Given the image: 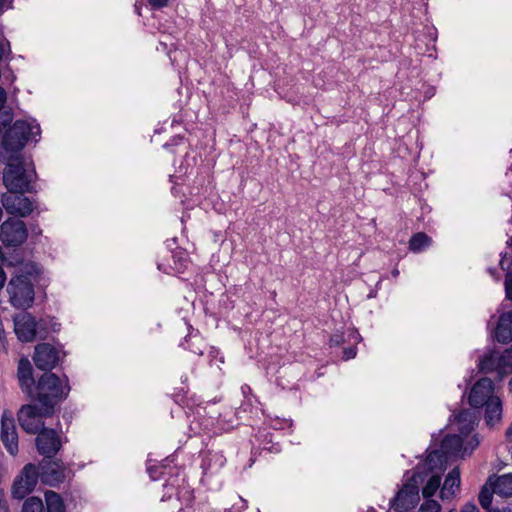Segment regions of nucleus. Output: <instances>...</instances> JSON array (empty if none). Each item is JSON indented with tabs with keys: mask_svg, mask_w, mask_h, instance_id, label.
I'll return each mask as SVG.
<instances>
[{
	"mask_svg": "<svg viewBox=\"0 0 512 512\" xmlns=\"http://www.w3.org/2000/svg\"><path fill=\"white\" fill-rule=\"evenodd\" d=\"M41 127L35 118L15 119L13 108L0 113V162L5 164L2 182L8 192H35L32 186L36 171L28 172L23 150L38 142Z\"/></svg>",
	"mask_w": 512,
	"mask_h": 512,
	"instance_id": "f257e3e1",
	"label": "nucleus"
},
{
	"mask_svg": "<svg viewBox=\"0 0 512 512\" xmlns=\"http://www.w3.org/2000/svg\"><path fill=\"white\" fill-rule=\"evenodd\" d=\"M16 377L19 388L26 398L30 402L43 406V410L48 414H54L71 391L66 374L60 377L53 372H48L42 373L36 379L34 368L27 357L19 359Z\"/></svg>",
	"mask_w": 512,
	"mask_h": 512,
	"instance_id": "f03ea898",
	"label": "nucleus"
},
{
	"mask_svg": "<svg viewBox=\"0 0 512 512\" xmlns=\"http://www.w3.org/2000/svg\"><path fill=\"white\" fill-rule=\"evenodd\" d=\"M42 273L41 266L33 261L20 265L7 284L9 302L16 309L26 310L35 300L34 285Z\"/></svg>",
	"mask_w": 512,
	"mask_h": 512,
	"instance_id": "7ed1b4c3",
	"label": "nucleus"
},
{
	"mask_svg": "<svg viewBox=\"0 0 512 512\" xmlns=\"http://www.w3.org/2000/svg\"><path fill=\"white\" fill-rule=\"evenodd\" d=\"M427 478V473L414 471L412 476L403 484L390 502L391 508L396 512H405L414 509L419 501V484Z\"/></svg>",
	"mask_w": 512,
	"mask_h": 512,
	"instance_id": "20e7f679",
	"label": "nucleus"
},
{
	"mask_svg": "<svg viewBox=\"0 0 512 512\" xmlns=\"http://www.w3.org/2000/svg\"><path fill=\"white\" fill-rule=\"evenodd\" d=\"M54 414H48L43 410V406L30 402L22 405L17 412V420L21 429L28 434H37L45 428V419Z\"/></svg>",
	"mask_w": 512,
	"mask_h": 512,
	"instance_id": "39448f33",
	"label": "nucleus"
},
{
	"mask_svg": "<svg viewBox=\"0 0 512 512\" xmlns=\"http://www.w3.org/2000/svg\"><path fill=\"white\" fill-rule=\"evenodd\" d=\"M39 477L40 472L38 467L33 463L26 464L13 481L11 487L12 497L18 500L24 499L34 490Z\"/></svg>",
	"mask_w": 512,
	"mask_h": 512,
	"instance_id": "423d86ee",
	"label": "nucleus"
},
{
	"mask_svg": "<svg viewBox=\"0 0 512 512\" xmlns=\"http://www.w3.org/2000/svg\"><path fill=\"white\" fill-rule=\"evenodd\" d=\"M27 237V226L20 219L8 218L0 225V241L6 248L21 246Z\"/></svg>",
	"mask_w": 512,
	"mask_h": 512,
	"instance_id": "0eeeda50",
	"label": "nucleus"
},
{
	"mask_svg": "<svg viewBox=\"0 0 512 512\" xmlns=\"http://www.w3.org/2000/svg\"><path fill=\"white\" fill-rule=\"evenodd\" d=\"M26 192H6L1 195V203L5 211L18 218H26L32 214L36 205L25 196Z\"/></svg>",
	"mask_w": 512,
	"mask_h": 512,
	"instance_id": "6e6552de",
	"label": "nucleus"
},
{
	"mask_svg": "<svg viewBox=\"0 0 512 512\" xmlns=\"http://www.w3.org/2000/svg\"><path fill=\"white\" fill-rule=\"evenodd\" d=\"M165 489H170L175 492L178 501L191 506L194 501V491L185 479L184 470L181 468H170L169 477L164 483Z\"/></svg>",
	"mask_w": 512,
	"mask_h": 512,
	"instance_id": "1a4fd4ad",
	"label": "nucleus"
},
{
	"mask_svg": "<svg viewBox=\"0 0 512 512\" xmlns=\"http://www.w3.org/2000/svg\"><path fill=\"white\" fill-rule=\"evenodd\" d=\"M35 445L37 451L45 459H52L62 448L59 434L53 428H43L36 434Z\"/></svg>",
	"mask_w": 512,
	"mask_h": 512,
	"instance_id": "9d476101",
	"label": "nucleus"
},
{
	"mask_svg": "<svg viewBox=\"0 0 512 512\" xmlns=\"http://www.w3.org/2000/svg\"><path fill=\"white\" fill-rule=\"evenodd\" d=\"M32 359L43 373L52 372L60 361V351L50 343H39L34 348Z\"/></svg>",
	"mask_w": 512,
	"mask_h": 512,
	"instance_id": "9b49d317",
	"label": "nucleus"
},
{
	"mask_svg": "<svg viewBox=\"0 0 512 512\" xmlns=\"http://www.w3.org/2000/svg\"><path fill=\"white\" fill-rule=\"evenodd\" d=\"M0 438L7 452L12 456L17 455L19 449L15 419L7 411H4L1 417Z\"/></svg>",
	"mask_w": 512,
	"mask_h": 512,
	"instance_id": "f8f14e48",
	"label": "nucleus"
},
{
	"mask_svg": "<svg viewBox=\"0 0 512 512\" xmlns=\"http://www.w3.org/2000/svg\"><path fill=\"white\" fill-rule=\"evenodd\" d=\"M66 467L60 459H45L41 463V478L44 483L50 486H58L66 478Z\"/></svg>",
	"mask_w": 512,
	"mask_h": 512,
	"instance_id": "ddd939ff",
	"label": "nucleus"
},
{
	"mask_svg": "<svg viewBox=\"0 0 512 512\" xmlns=\"http://www.w3.org/2000/svg\"><path fill=\"white\" fill-rule=\"evenodd\" d=\"M494 381L488 377L480 378L472 386L468 396V403L472 408H481L493 397Z\"/></svg>",
	"mask_w": 512,
	"mask_h": 512,
	"instance_id": "4468645a",
	"label": "nucleus"
},
{
	"mask_svg": "<svg viewBox=\"0 0 512 512\" xmlns=\"http://www.w3.org/2000/svg\"><path fill=\"white\" fill-rule=\"evenodd\" d=\"M15 333L22 342H30L38 338L37 320L29 313H25L15 320Z\"/></svg>",
	"mask_w": 512,
	"mask_h": 512,
	"instance_id": "2eb2a0df",
	"label": "nucleus"
},
{
	"mask_svg": "<svg viewBox=\"0 0 512 512\" xmlns=\"http://www.w3.org/2000/svg\"><path fill=\"white\" fill-rule=\"evenodd\" d=\"M165 253L170 255L171 261H158L157 268L166 274H170L172 272H183L187 266L186 253L181 249L176 251H165Z\"/></svg>",
	"mask_w": 512,
	"mask_h": 512,
	"instance_id": "dca6fc26",
	"label": "nucleus"
},
{
	"mask_svg": "<svg viewBox=\"0 0 512 512\" xmlns=\"http://www.w3.org/2000/svg\"><path fill=\"white\" fill-rule=\"evenodd\" d=\"M499 359V353L496 350H489L487 353H485L483 356L479 358L478 362V369L479 372L483 374H489L492 372H496V378L495 380L498 382L500 381V361Z\"/></svg>",
	"mask_w": 512,
	"mask_h": 512,
	"instance_id": "f3484780",
	"label": "nucleus"
},
{
	"mask_svg": "<svg viewBox=\"0 0 512 512\" xmlns=\"http://www.w3.org/2000/svg\"><path fill=\"white\" fill-rule=\"evenodd\" d=\"M495 338L502 344L512 341V311L500 315L495 329Z\"/></svg>",
	"mask_w": 512,
	"mask_h": 512,
	"instance_id": "a211bd4d",
	"label": "nucleus"
},
{
	"mask_svg": "<svg viewBox=\"0 0 512 512\" xmlns=\"http://www.w3.org/2000/svg\"><path fill=\"white\" fill-rule=\"evenodd\" d=\"M487 484L493 487L495 494L501 497L512 496V474L490 475L487 479Z\"/></svg>",
	"mask_w": 512,
	"mask_h": 512,
	"instance_id": "6ab92c4d",
	"label": "nucleus"
},
{
	"mask_svg": "<svg viewBox=\"0 0 512 512\" xmlns=\"http://www.w3.org/2000/svg\"><path fill=\"white\" fill-rule=\"evenodd\" d=\"M446 460L447 458L445 457L443 451H441L440 449L432 450L427 455L423 467L417 466L414 471L418 470L421 473H427L428 477L429 474L432 473L434 470H442Z\"/></svg>",
	"mask_w": 512,
	"mask_h": 512,
	"instance_id": "aec40b11",
	"label": "nucleus"
},
{
	"mask_svg": "<svg viewBox=\"0 0 512 512\" xmlns=\"http://www.w3.org/2000/svg\"><path fill=\"white\" fill-rule=\"evenodd\" d=\"M484 419L488 426H494L502 418V401L499 397L493 396L484 404Z\"/></svg>",
	"mask_w": 512,
	"mask_h": 512,
	"instance_id": "412c9836",
	"label": "nucleus"
},
{
	"mask_svg": "<svg viewBox=\"0 0 512 512\" xmlns=\"http://www.w3.org/2000/svg\"><path fill=\"white\" fill-rule=\"evenodd\" d=\"M463 446V439L460 435L448 434L440 444V450L443 451L445 457L457 456Z\"/></svg>",
	"mask_w": 512,
	"mask_h": 512,
	"instance_id": "4be33fe9",
	"label": "nucleus"
},
{
	"mask_svg": "<svg viewBox=\"0 0 512 512\" xmlns=\"http://www.w3.org/2000/svg\"><path fill=\"white\" fill-rule=\"evenodd\" d=\"M37 326L38 339L40 340L47 339L51 332L58 333L61 329V324L55 317L51 316L41 317L39 320H37Z\"/></svg>",
	"mask_w": 512,
	"mask_h": 512,
	"instance_id": "5701e85b",
	"label": "nucleus"
},
{
	"mask_svg": "<svg viewBox=\"0 0 512 512\" xmlns=\"http://www.w3.org/2000/svg\"><path fill=\"white\" fill-rule=\"evenodd\" d=\"M454 487H460V470L458 467L453 468L446 476L443 487L441 489V498L454 495Z\"/></svg>",
	"mask_w": 512,
	"mask_h": 512,
	"instance_id": "b1692460",
	"label": "nucleus"
},
{
	"mask_svg": "<svg viewBox=\"0 0 512 512\" xmlns=\"http://www.w3.org/2000/svg\"><path fill=\"white\" fill-rule=\"evenodd\" d=\"M45 500V512H66L64 501L58 493L54 491H47L45 493Z\"/></svg>",
	"mask_w": 512,
	"mask_h": 512,
	"instance_id": "393cba45",
	"label": "nucleus"
},
{
	"mask_svg": "<svg viewBox=\"0 0 512 512\" xmlns=\"http://www.w3.org/2000/svg\"><path fill=\"white\" fill-rule=\"evenodd\" d=\"M432 239L424 232H418L412 235L409 240V249L418 253L431 245Z\"/></svg>",
	"mask_w": 512,
	"mask_h": 512,
	"instance_id": "a878e982",
	"label": "nucleus"
},
{
	"mask_svg": "<svg viewBox=\"0 0 512 512\" xmlns=\"http://www.w3.org/2000/svg\"><path fill=\"white\" fill-rule=\"evenodd\" d=\"M167 463H160L157 465H149L147 467V472L152 480H157L160 477H164L165 480L169 477V469L177 468L176 466H171L169 464L168 458L165 460Z\"/></svg>",
	"mask_w": 512,
	"mask_h": 512,
	"instance_id": "bb28decb",
	"label": "nucleus"
},
{
	"mask_svg": "<svg viewBox=\"0 0 512 512\" xmlns=\"http://www.w3.org/2000/svg\"><path fill=\"white\" fill-rule=\"evenodd\" d=\"M500 361V381L507 375L512 373V349H506L502 354H499Z\"/></svg>",
	"mask_w": 512,
	"mask_h": 512,
	"instance_id": "cd10ccee",
	"label": "nucleus"
},
{
	"mask_svg": "<svg viewBox=\"0 0 512 512\" xmlns=\"http://www.w3.org/2000/svg\"><path fill=\"white\" fill-rule=\"evenodd\" d=\"M441 483V475L434 474L428 479L426 485L422 488V495L425 499L432 497L439 489Z\"/></svg>",
	"mask_w": 512,
	"mask_h": 512,
	"instance_id": "c85d7f7f",
	"label": "nucleus"
},
{
	"mask_svg": "<svg viewBox=\"0 0 512 512\" xmlns=\"http://www.w3.org/2000/svg\"><path fill=\"white\" fill-rule=\"evenodd\" d=\"M21 512H45V506L41 498L31 496L24 501Z\"/></svg>",
	"mask_w": 512,
	"mask_h": 512,
	"instance_id": "c756f323",
	"label": "nucleus"
},
{
	"mask_svg": "<svg viewBox=\"0 0 512 512\" xmlns=\"http://www.w3.org/2000/svg\"><path fill=\"white\" fill-rule=\"evenodd\" d=\"M493 494H495L493 487H490L486 482L485 485L481 488L478 496L479 503L483 509L489 510V508H491Z\"/></svg>",
	"mask_w": 512,
	"mask_h": 512,
	"instance_id": "7c9ffc66",
	"label": "nucleus"
},
{
	"mask_svg": "<svg viewBox=\"0 0 512 512\" xmlns=\"http://www.w3.org/2000/svg\"><path fill=\"white\" fill-rule=\"evenodd\" d=\"M441 511V505L435 501L428 499L426 502H424L419 509V512H440Z\"/></svg>",
	"mask_w": 512,
	"mask_h": 512,
	"instance_id": "2f4dec72",
	"label": "nucleus"
},
{
	"mask_svg": "<svg viewBox=\"0 0 512 512\" xmlns=\"http://www.w3.org/2000/svg\"><path fill=\"white\" fill-rule=\"evenodd\" d=\"M458 424L474 422V414L469 409H463L456 415Z\"/></svg>",
	"mask_w": 512,
	"mask_h": 512,
	"instance_id": "473e14b6",
	"label": "nucleus"
},
{
	"mask_svg": "<svg viewBox=\"0 0 512 512\" xmlns=\"http://www.w3.org/2000/svg\"><path fill=\"white\" fill-rule=\"evenodd\" d=\"M192 338H195L196 340H199V338H198L197 336L192 337L191 335H188L187 337H185V338H184V342H182L180 345H181L184 349H188V350H190L191 352H193L194 354L202 355V354H203V351H202L201 349H194V347H192L191 345H189V341H190Z\"/></svg>",
	"mask_w": 512,
	"mask_h": 512,
	"instance_id": "72a5a7b5",
	"label": "nucleus"
},
{
	"mask_svg": "<svg viewBox=\"0 0 512 512\" xmlns=\"http://www.w3.org/2000/svg\"><path fill=\"white\" fill-rule=\"evenodd\" d=\"M505 292L506 297L512 301V273L508 272L505 277Z\"/></svg>",
	"mask_w": 512,
	"mask_h": 512,
	"instance_id": "f704fd0d",
	"label": "nucleus"
},
{
	"mask_svg": "<svg viewBox=\"0 0 512 512\" xmlns=\"http://www.w3.org/2000/svg\"><path fill=\"white\" fill-rule=\"evenodd\" d=\"M4 65V69H2V74L4 73V78L7 82L12 84L16 80V75L14 74L11 66L9 65V68H7L6 64Z\"/></svg>",
	"mask_w": 512,
	"mask_h": 512,
	"instance_id": "c9c22d12",
	"label": "nucleus"
},
{
	"mask_svg": "<svg viewBox=\"0 0 512 512\" xmlns=\"http://www.w3.org/2000/svg\"><path fill=\"white\" fill-rule=\"evenodd\" d=\"M474 429V422L472 423H462V424H459V433H460V436L463 435V436H468Z\"/></svg>",
	"mask_w": 512,
	"mask_h": 512,
	"instance_id": "e433bc0d",
	"label": "nucleus"
},
{
	"mask_svg": "<svg viewBox=\"0 0 512 512\" xmlns=\"http://www.w3.org/2000/svg\"><path fill=\"white\" fill-rule=\"evenodd\" d=\"M14 0H0V16L14 8Z\"/></svg>",
	"mask_w": 512,
	"mask_h": 512,
	"instance_id": "4c0bfd02",
	"label": "nucleus"
},
{
	"mask_svg": "<svg viewBox=\"0 0 512 512\" xmlns=\"http://www.w3.org/2000/svg\"><path fill=\"white\" fill-rule=\"evenodd\" d=\"M345 342L343 334H333L329 339L330 346H340Z\"/></svg>",
	"mask_w": 512,
	"mask_h": 512,
	"instance_id": "58836bf2",
	"label": "nucleus"
},
{
	"mask_svg": "<svg viewBox=\"0 0 512 512\" xmlns=\"http://www.w3.org/2000/svg\"><path fill=\"white\" fill-rule=\"evenodd\" d=\"M356 347L354 346H350V347H347L343 350V359L344 360H349V359H353L355 356H356Z\"/></svg>",
	"mask_w": 512,
	"mask_h": 512,
	"instance_id": "ea45409f",
	"label": "nucleus"
},
{
	"mask_svg": "<svg viewBox=\"0 0 512 512\" xmlns=\"http://www.w3.org/2000/svg\"><path fill=\"white\" fill-rule=\"evenodd\" d=\"M0 512H10L4 490L0 489Z\"/></svg>",
	"mask_w": 512,
	"mask_h": 512,
	"instance_id": "a19ab883",
	"label": "nucleus"
},
{
	"mask_svg": "<svg viewBox=\"0 0 512 512\" xmlns=\"http://www.w3.org/2000/svg\"><path fill=\"white\" fill-rule=\"evenodd\" d=\"M169 0H148L149 5L153 9H162L168 5Z\"/></svg>",
	"mask_w": 512,
	"mask_h": 512,
	"instance_id": "79ce46f5",
	"label": "nucleus"
},
{
	"mask_svg": "<svg viewBox=\"0 0 512 512\" xmlns=\"http://www.w3.org/2000/svg\"><path fill=\"white\" fill-rule=\"evenodd\" d=\"M461 512H480V510L474 503L468 502L462 507Z\"/></svg>",
	"mask_w": 512,
	"mask_h": 512,
	"instance_id": "37998d69",
	"label": "nucleus"
},
{
	"mask_svg": "<svg viewBox=\"0 0 512 512\" xmlns=\"http://www.w3.org/2000/svg\"><path fill=\"white\" fill-rule=\"evenodd\" d=\"M163 490H164V494L162 495L161 501H166V500L171 499V497L173 495H175V492H176V491H173L170 489H165L164 486H163Z\"/></svg>",
	"mask_w": 512,
	"mask_h": 512,
	"instance_id": "c03bdc74",
	"label": "nucleus"
},
{
	"mask_svg": "<svg viewBox=\"0 0 512 512\" xmlns=\"http://www.w3.org/2000/svg\"><path fill=\"white\" fill-rule=\"evenodd\" d=\"M6 344L7 340L5 334H0V353L7 351Z\"/></svg>",
	"mask_w": 512,
	"mask_h": 512,
	"instance_id": "a18cd8bd",
	"label": "nucleus"
},
{
	"mask_svg": "<svg viewBox=\"0 0 512 512\" xmlns=\"http://www.w3.org/2000/svg\"><path fill=\"white\" fill-rule=\"evenodd\" d=\"M478 445L479 440L476 436L472 437L468 442V446L470 447L471 451L474 450Z\"/></svg>",
	"mask_w": 512,
	"mask_h": 512,
	"instance_id": "49530a36",
	"label": "nucleus"
},
{
	"mask_svg": "<svg viewBox=\"0 0 512 512\" xmlns=\"http://www.w3.org/2000/svg\"><path fill=\"white\" fill-rule=\"evenodd\" d=\"M31 232H32V234L38 236L42 233V230L38 224H35V225L31 226Z\"/></svg>",
	"mask_w": 512,
	"mask_h": 512,
	"instance_id": "de8ad7c7",
	"label": "nucleus"
},
{
	"mask_svg": "<svg viewBox=\"0 0 512 512\" xmlns=\"http://www.w3.org/2000/svg\"><path fill=\"white\" fill-rule=\"evenodd\" d=\"M134 512H144L142 507L138 504V503H135L134 505Z\"/></svg>",
	"mask_w": 512,
	"mask_h": 512,
	"instance_id": "09e8293b",
	"label": "nucleus"
},
{
	"mask_svg": "<svg viewBox=\"0 0 512 512\" xmlns=\"http://www.w3.org/2000/svg\"><path fill=\"white\" fill-rule=\"evenodd\" d=\"M391 275H392V277L396 278L399 275V270L397 268H394L391 271Z\"/></svg>",
	"mask_w": 512,
	"mask_h": 512,
	"instance_id": "8fccbe9b",
	"label": "nucleus"
},
{
	"mask_svg": "<svg viewBox=\"0 0 512 512\" xmlns=\"http://www.w3.org/2000/svg\"><path fill=\"white\" fill-rule=\"evenodd\" d=\"M4 260V255H3V252H2V249L0 248V263L2 264Z\"/></svg>",
	"mask_w": 512,
	"mask_h": 512,
	"instance_id": "3c124183",
	"label": "nucleus"
},
{
	"mask_svg": "<svg viewBox=\"0 0 512 512\" xmlns=\"http://www.w3.org/2000/svg\"><path fill=\"white\" fill-rule=\"evenodd\" d=\"M487 512H500V511L498 509L489 508V510H487Z\"/></svg>",
	"mask_w": 512,
	"mask_h": 512,
	"instance_id": "603ef678",
	"label": "nucleus"
},
{
	"mask_svg": "<svg viewBox=\"0 0 512 512\" xmlns=\"http://www.w3.org/2000/svg\"><path fill=\"white\" fill-rule=\"evenodd\" d=\"M509 389H510V391H511V393H512V378H511V379H510V381H509Z\"/></svg>",
	"mask_w": 512,
	"mask_h": 512,
	"instance_id": "864d4df0",
	"label": "nucleus"
},
{
	"mask_svg": "<svg viewBox=\"0 0 512 512\" xmlns=\"http://www.w3.org/2000/svg\"><path fill=\"white\" fill-rule=\"evenodd\" d=\"M503 260L504 259L502 258L501 261H500V264H501L502 267H503Z\"/></svg>",
	"mask_w": 512,
	"mask_h": 512,
	"instance_id": "5fc2aeb1",
	"label": "nucleus"
},
{
	"mask_svg": "<svg viewBox=\"0 0 512 512\" xmlns=\"http://www.w3.org/2000/svg\"><path fill=\"white\" fill-rule=\"evenodd\" d=\"M510 349H512V347Z\"/></svg>",
	"mask_w": 512,
	"mask_h": 512,
	"instance_id": "6e6d98bb",
	"label": "nucleus"
},
{
	"mask_svg": "<svg viewBox=\"0 0 512 512\" xmlns=\"http://www.w3.org/2000/svg\"><path fill=\"white\" fill-rule=\"evenodd\" d=\"M450 512H453V511H450Z\"/></svg>",
	"mask_w": 512,
	"mask_h": 512,
	"instance_id": "4d7b16f0",
	"label": "nucleus"
}]
</instances>
